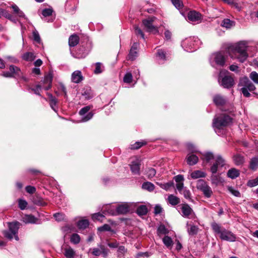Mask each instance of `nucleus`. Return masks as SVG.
<instances>
[{
	"label": "nucleus",
	"instance_id": "nucleus-1",
	"mask_svg": "<svg viewBox=\"0 0 258 258\" xmlns=\"http://www.w3.org/2000/svg\"><path fill=\"white\" fill-rule=\"evenodd\" d=\"M237 86L239 91L244 97H249L251 95L249 92H252L255 96H258V94L254 92L256 90L255 85L247 77L240 78Z\"/></svg>",
	"mask_w": 258,
	"mask_h": 258
},
{
	"label": "nucleus",
	"instance_id": "nucleus-2",
	"mask_svg": "<svg viewBox=\"0 0 258 258\" xmlns=\"http://www.w3.org/2000/svg\"><path fill=\"white\" fill-rule=\"evenodd\" d=\"M247 46L244 42H239L231 46L229 51H232L236 55V58L241 63L244 62L247 58L248 54L247 52Z\"/></svg>",
	"mask_w": 258,
	"mask_h": 258
},
{
	"label": "nucleus",
	"instance_id": "nucleus-3",
	"mask_svg": "<svg viewBox=\"0 0 258 258\" xmlns=\"http://www.w3.org/2000/svg\"><path fill=\"white\" fill-rule=\"evenodd\" d=\"M211 227L216 234L219 235L222 240L232 242L235 241V235L231 231L222 228L219 224L213 222L211 224Z\"/></svg>",
	"mask_w": 258,
	"mask_h": 258
},
{
	"label": "nucleus",
	"instance_id": "nucleus-4",
	"mask_svg": "<svg viewBox=\"0 0 258 258\" xmlns=\"http://www.w3.org/2000/svg\"><path fill=\"white\" fill-rule=\"evenodd\" d=\"M232 122V118L227 114H221L213 120L212 126L217 130H222L230 125Z\"/></svg>",
	"mask_w": 258,
	"mask_h": 258
},
{
	"label": "nucleus",
	"instance_id": "nucleus-5",
	"mask_svg": "<svg viewBox=\"0 0 258 258\" xmlns=\"http://www.w3.org/2000/svg\"><path fill=\"white\" fill-rule=\"evenodd\" d=\"M91 48V43L90 42H82L80 45L75 52L72 53V55L76 58H84L88 54Z\"/></svg>",
	"mask_w": 258,
	"mask_h": 258
},
{
	"label": "nucleus",
	"instance_id": "nucleus-6",
	"mask_svg": "<svg viewBox=\"0 0 258 258\" xmlns=\"http://www.w3.org/2000/svg\"><path fill=\"white\" fill-rule=\"evenodd\" d=\"M8 230H4L3 234L4 236L10 240L13 238V235L18 234V230L21 224L18 221L9 222L7 223Z\"/></svg>",
	"mask_w": 258,
	"mask_h": 258
},
{
	"label": "nucleus",
	"instance_id": "nucleus-7",
	"mask_svg": "<svg viewBox=\"0 0 258 258\" xmlns=\"http://www.w3.org/2000/svg\"><path fill=\"white\" fill-rule=\"evenodd\" d=\"M199 40L195 37L185 38L181 42V46L187 52H192L197 49Z\"/></svg>",
	"mask_w": 258,
	"mask_h": 258
},
{
	"label": "nucleus",
	"instance_id": "nucleus-8",
	"mask_svg": "<svg viewBox=\"0 0 258 258\" xmlns=\"http://www.w3.org/2000/svg\"><path fill=\"white\" fill-rule=\"evenodd\" d=\"M226 58L223 52L219 51L213 53L210 57L211 65L215 67L216 66L223 67L225 64Z\"/></svg>",
	"mask_w": 258,
	"mask_h": 258
},
{
	"label": "nucleus",
	"instance_id": "nucleus-9",
	"mask_svg": "<svg viewBox=\"0 0 258 258\" xmlns=\"http://www.w3.org/2000/svg\"><path fill=\"white\" fill-rule=\"evenodd\" d=\"M155 19V17H149L142 20V24L147 32H152L154 34L159 33L158 27L153 25V22Z\"/></svg>",
	"mask_w": 258,
	"mask_h": 258
},
{
	"label": "nucleus",
	"instance_id": "nucleus-10",
	"mask_svg": "<svg viewBox=\"0 0 258 258\" xmlns=\"http://www.w3.org/2000/svg\"><path fill=\"white\" fill-rule=\"evenodd\" d=\"M197 188L202 191L204 196L207 198H210L213 194L211 187L203 179H199L197 181Z\"/></svg>",
	"mask_w": 258,
	"mask_h": 258
},
{
	"label": "nucleus",
	"instance_id": "nucleus-11",
	"mask_svg": "<svg viewBox=\"0 0 258 258\" xmlns=\"http://www.w3.org/2000/svg\"><path fill=\"white\" fill-rule=\"evenodd\" d=\"M9 72H4L2 76L6 78H13L20 77L22 73L20 69L14 65H11L9 67Z\"/></svg>",
	"mask_w": 258,
	"mask_h": 258
},
{
	"label": "nucleus",
	"instance_id": "nucleus-12",
	"mask_svg": "<svg viewBox=\"0 0 258 258\" xmlns=\"http://www.w3.org/2000/svg\"><path fill=\"white\" fill-rule=\"evenodd\" d=\"M220 84L224 88L229 89L234 86V80L231 76L225 75L222 78Z\"/></svg>",
	"mask_w": 258,
	"mask_h": 258
},
{
	"label": "nucleus",
	"instance_id": "nucleus-13",
	"mask_svg": "<svg viewBox=\"0 0 258 258\" xmlns=\"http://www.w3.org/2000/svg\"><path fill=\"white\" fill-rule=\"evenodd\" d=\"M225 164V160L221 155H218L216 157L215 162L211 167L210 171L212 174H216L218 170V167H223Z\"/></svg>",
	"mask_w": 258,
	"mask_h": 258
},
{
	"label": "nucleus",
	"instance_id": "nucleus-14",
	"mask_svg": "<svg viewBox=\"0 0 258 258\" xmlns=\"http://www.w3.org/2000/svg\"><path fill=\"white\" fill-rule=\"evenodd\" d=\"M180 209L183 217L189 218L190 216L195 215L192 209L186 203L181 204Z\"/></svg>",
	"mask_w": 258,
	"mask_h": 258
},
{
	"label": "nucleus",
	"instance_id": "nucleus-15",
	"mask_svg": "<svg viewBox=\"0 0 258 258\" xmlns=\"http://www.w3.org/2000/svg\"><path fill=\"white\" fill-rule=\"evenodd\" d=\"M90 108H91L89 106H86L83 107L79 111L80 115H84V116L82 118V121L83 122H86L91 119L93 117L94 114L92 112H89L86 115H84L90 110Z\"/></svg>",
	"mask_w": 258,
	"mask_h": 258
},
{
	"label": "nucleus",
	"instance_id": "nucleus-16",
	"mask_svg": "<svg viewBox=\"0 0 258 258\" xmlns=\"http://www.w3.org/2000/svg\"><path fill=\"white\" fill-rule=\"evenodd\" d=\"M141 162L139 160H136L131 162L130 167L132 173L134 175L140 174Z\"/></svg>",
	"mask_w": 258,
	"mask_h": 258
},
{
	"label": "nucleus",
	"instance_id": "nucleus-17",
	"mask_svg": "<svg viewBox=\"0 0 258 258\" xmlns=\"http://www.w3.org/2000/svg\"><path fill=\"white\" fill-rule=\"evenodd\" d=\"M139 46V43L137 42H135L132 46L131 49L129 52V54L128 55V59L130 60H134L136 59V57L138 56V47Z\"/></svg>",
	"mask_w": 258,
	"mask_h": 258
},
{
	"label": "nucleus",
	"instance_id": "nucleus-18",
	"mask_svg": "<svg viewBox=\"0 0 258 258\" xmlns=\"http://www.w3.org/2000/svg\"><path fill=\"white\" fill-rule=\"evenodd\" d=\"M213 101L217 106H223L227 102V99L220 94H216L213 96Z\"/></svg>",
	"mask_w": 258,
	"mask_h": 258
},
{
	"label": "nucleus",
	"instance_id": "nucleus-19",
	"mask_svg": "<svg viewBox=\"0 0 258 258\" xmlns=\"http://www.w3.org/2000/svg\"><path fill=\"white\" fill-rule=\"evenodd\" d=\"M187 17L189 21L195 22L201 20L202 15L196 11H190L188 13Z\"/></svg>",
	"mask_w": 258,
	"mask_h": 258
},
{
	"label": "nucleus",
	"instance_id": "nucleus-20",
	"mask_svg": "<svg viewBox=\"0 0 258 258\" xmlns=\"http://www.w3.org/2000/svg\"><path fill=\"white\" fill-rule=\"evenodd\" d=\"M130 211V206L126 203L120 204L116 208V212L118 215H124Z\"/></svg>",
	"mask_w": 258,
	"mask_h": 258
},
{
	"label": "nucleus",
	"instance_id": "nucleus-21",
	"mask_svg": "<svg viewBox=\"0 0 258 258\" xmlns=\"http://www.w3.org/2000/svg\"><path fill=\"white\" fill-rule=\"evenodd\" d=\"M47 95L49 98L50 106L55 112H57L58 108L57 105L58 103L57 99L50 93H47Z\"/></svg>",
	"mask_w": 258,
	"mask_h": 258
},
{
	"label": "nucleus",
	"instance_id": "nucleus-22",
	"mask_svg": "<svg viewBox=\"0 0 258 258\" xmlns=\"http://www.w3.org/2000/svg\"><path fill=\"white\" fill-rule=\"evenodd\" d=\"M84 79L80 71H75L72 74V81L75 83H80Z\"/></svg>",
	"mask_w": 258,
	"mask_h": 258
},
{
	"label": "nucleus",
	"instance_id": "nucleus-23",
	"mask_svg": "<svg viewBox=\"0 0 258 258\" xmlns=\"http://www.w3.org/2000/svg\"><path fill=\"white\" fill-rule=\"evenodd\" d=\"M79 41L80 38L77 34H72L69 38V45L71 47H75L79 43Z\"/></svg>",
	"mask_w": 258,
	"mask_h": 258
},
{
	"label": "nucleus",
	"instance_id": "nucleus-24",
	"mask_svg": "<svg viewBox=\"0 0 258 258\" xmlns=\"http://www.w3.org/2000/svg\"><path fill=\"white\" fill-rule=\"evenodd\" d=\"M82 95L86 99L89 100L94 97L93 91L89 87L84 88L82 91Z\"/></svg>",
	"mask_w": 258,
	"mask_h": 258
},
{
	"label": "nucleus",
	"instance_id": "nucleus-25",
	"mask_svg": "<svg viewBox=\"0 0 258 258\" xmlns=\"http://www.w3.org/2000/svg\"><path fill=\"white\" fill-rule=\"evenodd\" d=\"M186 159L187 164L190 166L196 164L199 161L198 157L194 154L187 155Z\"/></svg>",
	"mask_w": 258,
	"mask_h": 258
},
{
	"label": "nucleus",
	"instance_id": "nucleus-26",
	"mask_svg": "<svg viewBox=\"0 0 258 258\" xmlns=\"http://www.w3.org/2000/svg\"><path fill=\"white\" fill-rule=\"evenodd\" d=\"M227 176L231 179H235L240 175V171L239 170L232 168L230 169L227 173Z\"/></svg>",
	"mask_w": 258,
	"mask_h": 258
},
{
	"label": "nucleus",
	"instance_id": "nucleus-27",
	"mask_svg": "<svg viewBox=\"0 0 258 258\" xmlns=\"http://www.w3.org/2000/svg\"><path fill=\"white\" fill-rule=\"evenodd\" d=\"M148 212V209L147 207L145 205H142L139 206L136 210L137 214L139 216H143L146 215Z\"/></svg>",
	"mask_w": 258,
	"mask_h": 258
},
{
	"label": "nucleus",
	"instance_id": "nucleus-28",
	"mask_svg": "<svg viewBox=\"0 0 258 258\" xmlns=\"http://www.w3.org/2000/svg\"><path fill=\"white\" fill-rule=\"evenodd\" d=\"M234 164L237 166L242 165L244 162V157L241 155L236 154L233 156Z\"/></svg>",
	"mask_w": 258,
	"mask_h": 258
},
{
	"label": "nucleus",
	"instance_id": "nucleus-29",
	"mask_svg": "<svg viewBox=\"0 0 258 258\" xmlns=\"http://www.w3.org/2000/svg\"><path fill=\"white\" fill-rule=\"evenodd\" d=\"M167 200L168 203L173 206H176L180 202L179 198L173 195H169Z\"/></svg>",
	"mask_w": 258,
	"mask_h": 258
},
{
	"label": "nucleus",
	"instance_id": "nucleus-30",
	"mask_svg": "<svg viewBox=\"0 0 258 258\" xmlns=\"http://www.w3.org/2000/svg\"><path fill=\"white\" fill-rule=\"evenodd\" d=\"M23 221L25 223H36L37 221V218L34 216L32 215H26L23 218Z\"/></svg>",
	"mask_w": 258,
	"mask_h": 258
},
{
	"label": "nucleus",
	"instance_id": "nucleus-31",
	"mask_svg": "<svg viewBox=\"0 0 258 258\" xmlns=\"http://www.w3.org/2000/svg\"><path fill=\"white\" fill-rule=\"evenodd\" d=\"M206 175L205 172L201 170H195L191 173L190 176L192 179H198L201 177H205Z\"/></svg>",
	"mask_w": 258,
	"mask_h": 258
},
{
	"label": "nucleus",
	"instance_id": "nucleus-32",
	"mask_svg": "<svg viewBox=\"0 0 258 258\" xmlns=\"http://www.w3.org/2000/svg\"><path fill=\"white\" fill-rule=\"evenodd\" d=\"M169 232V230L164 224H160L157 228V233L158 235H166Z\"/></svg>",
	"mask_w": 258,
	"mask_h": 258
},
{
	"label": "nucleus",
	"instance_id": "nucleus-33",
	"mask_svg": "<svg viewBox=\"0 0 258 258\" xmlns=\"http://www.w3.org/2000/svg\"><path fill=\"white\" fill-rule=\"evenodd\" d=\"M235 25V22L229 19H224L221 23V26L227 29L231 28Z\"/></svg>",
	"mask_w": 258,
	"mask_h": 258
},
{
	"label": "nucleus",
	"instance_id": "nucleus-34",
	"mask_svg": "<svg viewBox=\"0 0 258 258\" xmlns=\"http://www.w3.org/2000/svg\"><path fill=\"white\" fill-rule=\"evenodd\" d=\"M89 222L87 219L79 220L77 222V227L80 229H85L88 227Z\"/></svg>",
	"mask_w": 258,
	"mask_h": 258
},
{
	"label": "nucleus",
	"instance_id": "nucleus-35",
	"mask_svg": "<svg viewBox=\"0 0 258 258\" xmlns=\"http://www.w3.org/2000/svg\"><path fill=\"white\" fill-rule=\"evenodd\" d=\"M142 187L144 189H146L149 191H152L155 189L154 185L149 181L144 182L142 185Z\"/></svg>",
	"mask_w": 258,
	"mask_h": 258
},
{
	"label": "nucleus",
	"instance_id": "nucleus-36",
	"mask_svg": "<svg viewBox=\"0 0 258 258\" xmlns=\"http://www.w3.org/2000/svg\"><path fill=\"white\" fill-rule=\"evenodd\" d=\"M32 202L37 206H44L46 205L43 199L38 196L34 197L32 199Z\"/></svg>",
	"mask_w": 258,
	"mask_h": 258
},
{
	"label": "nucleus",
	"instance_id": "nucleus-37",
	"mask_svg": "<svg viewBox=\"0 0 258 258\" xmlns=\"http://www.w3.org/2000/svg\"><path fill=\"white\" fill-rule=\"evenodd\" d=\"M64 255L67 258H73L75 255L74 249L71 247L64 249Z\"/></svg>",
	"mask_w": 258,
	"mask_h": 258
},
{
	"label": "nucleus",
	"instance_id": "nucleus-38",
	"mask_svg": "<svg viewBox=\"0 0 258 258\" xmlns=\"http://www.w3.org/2000/svg\"><path fill=\"white\" fill-rule=\"evenodd\" d=\"M258 167V157H253L250 161L249 168L252 170H255Z\"/></svg>",
	"mask_w": 258,
	"mask_h": 258
},
{
	"label": "nucleus",
	"instance_id": "nucleus-39",
	"mask_svg": "<svg viewBox=\"0 0 258 258\" xmlns=\"http://www.w3.org/2000/svg\"><path fill=\"white\" fill-rule=\"evenodd\" d=\"M162 241L164 244L167 247H170L172 246L173 242L172 238L168 236H165L163 239Z\"/></svg>",
	"mask_w": 258,
	"mask_h": 258
},
{
	"label": "nucleus",
	"instance_id": "nucleus-40",
	"mask_svg": "<svg viewBox=\"0 0 258 258\" xmlns=\"http://www.w3.org/2000/svg\"><path fill=\"white\" fill-rule=\"evenodd\" d=\"M12 8L13 9L14 13L17 14L19 17L24 18H25V15L24 13L21 10H20V9L17 5H12Z\"/></svg>",
	"mask_w": 258,
	"mask_h": 258
},
{
	"label": "nucleus",
	"instance_id": "nucleus-41",
	"mask_svg": "<svg viewBox=\"0 0 258 258\" xmlns=\"http://www.w3.org/2000/svg\"><path fill=\"white\" fill-rule=\"evenodd\" d=\"M22 58L26 61H32L34 59L35 56L33 53L27 52L23 55Z\"/></svg>",
	"mask_w": 258,
	"mask_h": 258
},
{
	"label": "nucleus",
	"instance_id": "nucleus-42",
	"mask_svg": "<svg viewBox=\"0 0 258 258\" xmlns=\"http://www.w3.org/2000/svg\"><path fill=\"white\" fill-rule=\"evenodd\" d=\"M146 144L147 142L146 141L136 142L134 144L131 145L130 149L131 150H138Z\"/></svg>",
	"mask_w": 258,
	"mask_h": 258
},
{
	"label": "nucleus",
	"instance_id": "nucleus-43",
	"mask_svg": "<svg viewBox=\"0 0 258 258\" xmlns=\"http://www.w3.org/2000/svg\"><path fill=\"white\" fill-rule=\"evenodd\" d=\"M199 231V228L195 225H190V227L188 228L187 232L190 235H196Z\"/></svg>",
	"mask_w": 258,
	"mask_h": 258
},
{
	"label": "nucleus",
	"instance_id": "nucleus-44",
	"mask_svg": "<svg viewBox=\"0 0 258 258\" xmlns=\"http://www.w3.org/2000/svg\"><path fill=\"white\" fill-rule=\"evenodd\" d=\"M80 237L77 233H74L71 235L70 238L71 242L75 244H77L80 242Z\"/></svg>",
	"mask_w": 258,
	"mask_h": 258
},
{
	"label": "nucleus",
	"instance_id": "nucleus-45",
	"mask_svg": "<svg viewBox=\"0 0 258 258\" xmlns=\"http://www.w3.org/2000/svg\"><path fill=\"white\" fill-rule=\"evenodd\" d=\"M18 207L21 210H25L28 205V203H27V201L22 199H19L18 200Z\"/></svg>",
	"mask_w": 258,
	"mask_h": 258
},
{
	"label": "nucleus",
	"instance_id": "nucleus-46",
	"mask_svg": "<svg viewBox=\"0 0 258 258\" xmlns=\"http://www.w3.org/2000/svg\"><path fill=\"white\" fill-rule=\"evenodd\" d=\"M173 5L178 10H181L183 7L182 0H170Z\"/></svg>",
	"mask_w": 258,
	"mask_h": 258
},
{
	"label": "nucleus",
	"instance_id": "nucleus-47",
	"mask_svg": "<svg viewBox=\"0 0 258 258\" xmlns=\"http://www.w3.org/2000/svg\"><path fill=\"white\" fill-rule=\"evenodd\" d=\"M157 184H158L161 188L167 190L169 189L170 187L173 185V182H168L165 183H159L157 182Z\"/></svg>",
	"mask_w": 258,
	"mask_h": 258
},
{
	"label": "nucleus",
	"instance_id": "nucleus-48",
	"mask_svg": "<svg viewBox=\"0 0 258 258\" xmlns=\"http://www.w3.org/2000/svg\"><path fill=\"white\" fill-rule=\"evenodd\" d=\"M203 156L204 159L207 163L210 162L211 160L214 159V155L213 153L211 152H206L204 154Z\"/></svg>",
	"mask_w": 258,
	"mask_h": 258
},
{
	"label": "nucleus",
	"instance_id": "nucleus-49",
	"mask_svg": "<svg viewBox=\"0 0 258 258\" xmlns=\"http://www.w3.org/2000/svg\"><path fill=\"white\" fill-rule=\"evenodd\" d=\"M104 218L105 216L102 214L100 213H95L92 216V218L94 221L96 220L101 222L103 221Z\"/></svg>",
	"mask_w": 258,
	"mask_h": 258
},
{
	"label": "nucleus",
	"instance_id": "nucleus-50",
	"mask_svg": "<svg viewBox=\"0 0 258 258\" xmlns=\"http://www.w3.org/2000/svg\"><path fill=\"white\" fill-rule=\"evenodd\" d=\"M32 36L33 40L34 41H35L37 43H40L41 38L38 32L36 30H35L33 31Z\"/></svg>",
	"mask_w": 258,
	"mask_h": 258
},
{
	"label": "nucleus",
	"instance_id": "nucleus-51",
	"mask_svg": "<svg viewBox=\"0 0 258 258\" xmlns=\"http://www.w3.org/2000/svg\"><path fill=\"white\" fill-rule=\"evenodd\" d=\"M156 174V170L153 168H150L147 171V176L149 179L153 178Z\"/></svg>",
	"mask_w": 258,
	"mask_h": 258
},
{
	"label": "nucleus",
	"instance_id": "nucleus-52",
	"mask_svg": "<svg viewBox=\"0 0 258 258\" xmlns=\"http://www.w3.org/2000/svg\"><path fill=\"white\" fill-rule=\"evenodd\" d=\"M182 194H183L184 197L185 199L189 200L191 202L193 201V200L191 198V193H190V191H189V190L186 189V188H183L182 190Z\"/></svg>",
	"mask_w": 258,
	"mask_h": 258
},
{
	"label": "nucleus",
	"instance_id": "nucleus-53",
	"mask_svg": "<svg viewBox=\"0 0 258 258\" xmlns=\"http://www.w3.org/2000/svg\"><path fill=\"white\" fill-rule=\"evenodd\" d=\"M157 56L163 60H166V52L163 49H158L157 52Z\"/></svg>",
	"mask_w": 258,
	"mask_h": 258
},
{
	"label": "nucleus",
	"instance_id": "nucleus-54",
	"mask_svg": "<svg viewBox=\"0 0 258 258\" xmlns=\"http://www.w3.org/2000/svg\"><path fill=\"white\" fill-rule=\"evenodd\" d=\"M249 78L255 83L258 84V73L255 71H253L249 74Z\"/></svg>",
	"mask_w": 258,
	"mask_h": 258
},
{
	"label": "nucleus",
	"instance_id": "nucleus-55",
	"mask_svg": "<svg viewBox=\"0 0 258 258\" xmlns=\"http://www.w3.org/2000/svg\"><path fill=\"white\" fill-rule=\"evenodd\" d=\"M53 10L52 9L46 8L42 10V15L45 17H48L51 16L52 14Z\"/></svg>",
	"mask_w": 258,
	"mask_h": 258
},
{
	"label": "nucleus",
	"instance_id": "nucleus-56",
	"mask_svg": "<svg viewBox=\"0 0 258 258\" xmlns=\"http://www.w3.org/2000/svg\"><path fill=\"white\" fill-rule=\"evenodd\" d=\"M133 80V76L131 73H126L123 77V82L126 83H131Z\"/></svg>",
	"mask_w": 258,
	"mask_h": 258
},
{
	"label": "nucleus",
	"instance_id": "nucleus-57",
	"mask_svg": "<svg viewBox=\"0 0 258 258\" xmlns=\"http://www.w3.org/2000/svg\"><path fill=\"white\" fill-rule=\"evenodd\" d=\"M100 231H110L111 230V227L109 225L105 224L102 226H101L98 228Z\"/></svg>",
	"mask_w": 258,
	"mask_h": 258
},
{
	"label": "nucleus",
	"instance_id": "nucleus-58",
	"mask_svg": "<svg viewBox=\"0 0 258 258\" xmlns=\"http://www.w3.org/2000/svg\"><path fill=\"white\" fill-rule=\"evenodd\" d=\"M135 33L137 35H140L141 38L143 39H145V35L143 33V31L138 27H135Z\"/></svg>",
	"mask_w": 258,
	"mask_h": 258
},
{
	"label": "nucleus",
	"instance_id": "nucleus-59",
	"mask_svg": "<svg viewBox=\"0 0 258 258\" xmlns=\"http://www.w3.org/2000/svg\"><path fill=\"white\" fill-rule=\"evenodd\" d=\"M34 93L37 95L41 96L40 94V91L41 90V87L40 85H37L35 88L30 89Z\"/></svg>",
	"mask_w": 258,
	"mask_h": 258
},
{
	"label": "nucleus",
	"instance_id": "nucleus-60",
	"mask_svg": "<svg viewBox=\"0 0 258 258\" xmlns=\"http://www.w3.org/2000/svg\"><path fill=\"white\" fill-rule=\"evenodd\" d=\"M101 63L100 62H96L95 63V69L94 71V73L95 74H98L102 72V70L101 69Z\"/></svg>",
	"mask_w": 258,
	"mask_h": 258
},
{
	"label": "nucleus",
	"instance_id": "nucleus-61",
	"mask_svg": "<svg viewBox=\"0 0 258 258\" xmlns=\"http://www.w3.org/2000/svg\"><path fill=\"white\" fill-rule=\"evenodd\" d=\"M53 216L55 220L57 221H62L64 219V215L59 213H55L53 215Z\"/></svg>",
	"mask_w": 258,
	"mask_h": 258
},
{
	"label": "nucleus",
	"instance_id": "nucleus-62",
	"mask_svg": "<svg viewBox=\"0 0 258 258\" xmlns=\"http://www.w3.org/2000/svg\"><path fill=\"white\" fill-rule=\"evenodd\" d=\"M228 189L229 191L234 196L236 197H240L241 196L240 192L237 190L234 189L232 187H229Z\"/></svg>",
	"mask_w": 258,
	"mask_h": 258
},
{
	"label": "nucleus",
	"instance_id": "nucleus-63",
	"mask_svg": "<svg viewBox=\"0 0 258 258\" xmlns=\"http://www.w3.org/2000/svg\"><path fill=\"white\" fill-rule=\"evenodd\" d=\"M26 191L30 194H33L36 191V188L34 186L27 185L25 187Z\"/></svg>",
	"mask_w": 258,
	"mask_h": 258
},
{
	"label": "nucleus",
	"instance_id": "nucleus-64",
	"mask_svg": "<svg viewBox=\"0 0 258 258\" xmlns=\"http://www.w3.org/2000/svg\"><path fill=\"white\" fill-rule=\"evenodd\" d=\"M163 211V208L161 207V206L159 205H157L154 207V213L155 215H157L161 214Z\"/></svg>",
	"mask_w": 258,
	"mask_h": 258
}]
</instances>
